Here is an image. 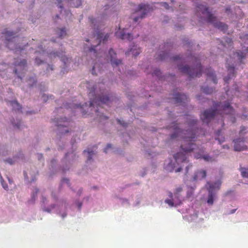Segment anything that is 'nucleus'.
<instances>
[{"instance_id": "nucleus-15", "label": "nucleus", "mask_w": 248, "mask_h": 248, "mask_svg": "<svg viewBox=\"0 0 248 248\" xmlns=\"http://www.w3.org/2000/svg\"><path fill=\"white\" fill-rule=\"evenodd\" d=\"M108 59L109 60L111 66L114 68L119 67L122 64V60L117 58V54L115 51L112 49L110 48L108 54Z\"/></svg>"}, {"instance_id": "nucleus-26", "label": "nucleus", "mask_w": 248, "mask_h": 248, "mask_svg": "<svg viewBox=\"0 0 248 248\" xmlns=\"http://www.w3.org/2000/svg\"><path fill=\"white\" fill-rule=\"evenodd\" d=\"M115 34L117 37L121 38L122 40L127 39L129 41H131L133 39L132 34L129 32H126L124 29L121 31H117Z\"/></svg>"}, {"instance_id": "nucleus-37", "label": "nucleus", "mask_w": 248, "mask_h": 248, "mask_svg": "<svg viewBox=\"0 0 248 248\" xmlns=\"http://www.w3.org/2000/svg\"><path fill=\"white\" fill-rule=\"evenodd\" d=\"M8 154V150L7 146L2 145L0 146V157L1 156H6Z\"/></svg>"}, {"instance_id": "nucleus-53", "label": "nucleus", "mask_w": 248, "mask_h": 248, "mask_svg": "<svg viewBox=\"0 0 248 248\" xmlns=\"http://www.w3.org/2000/svg\"><path fill=\"white\" fill-rule=\"evenodd\" d=\"M42 98L44 102H46L48 99V95L43 94L42 95Z\"/></svg>"}, {"instance_id": "nucleus-27", "label": "nucleus", "mask_w": 248, "mask_h": 248, "mask_svg": "<svg viewBox=\"0 0 248 248\" xmlns=\"http://www.w3.org/2000/svg\"><path fill=\"white\" fill-rule=\"evenodd\" d=\"M10 123L15 130H20L24 126L22 120L18 118H12L10 120Z\"/></svg>"}, {"instance_id": "nucleus-54", "label": "nucleus", "mask_w": 248, "mask_h": 248, "mask_svg": "<svg viewBox=\"0 0 248 248\" xmlns=\"http://www.w3.org/2000/svg\"><path fill=\"white\" fill-rule=\"evenodd\" d=\"M5 75V69H0V76L3 78L4 77Z\"/></svg>"}, {"instance_id": "nucleus-5", "label": "nucleus", "mask_w": 248, "mask_h": 248, "mask_svg": "<svg viewBox=\"0 0 248 248\" xmlns=\"http://www.w3.org/2000/svg\"><path fill=\"white\" fill-rule=\"evenodd\" d=\"M226 113L232 114L233 112V109L228 101L223 103H217L214 108H209L204 110L201 115L202 120L208 124L218 113Z\"/></svg>"}, {"instance_id": "nucleus-38", "label": "nucleus", "mask_w": 248, "mask_h": 248, "mask_svg": "<svg viewBox=\"0 0 248 248\" xmlns=\"http://www.w3.org/2000/svg\"><path fill=\"white\" fill-rule=\"evenodd\" d=\"M105 12L104 14L105 15L107 16L109 14V12H111V11H115L116 9L115 7L112 6H109V5H106L104 9Z\"/></svg>"}, {"instance_id": "nucleus-35", "label": "nucleus", "mask_w": 248, "mask_h": 248, "mask_svg": "<svg viewBox=\"0 0 248 248\" xmlns=\"http://www.w3.org/2000/svg\"><path fill=\"white\" fill-rule=\"evenodd\" d=\"M165 202H166V203H167V204L169 205L170 207L179 205L181 204V201H180L179 200L177 201H174L173 199H166V201H165Z\"/></svg>"}, {"instance_id": "nucleus-41", "label": "nucleus", "mask_w": 248, "mask_h": 248, "mask_svg": "<svg viewBox=\"0 0 248 248\" xmlns=\"http://www.w3.org/2000/svg\"><path fill=\"white\" fill-rule=\"evenodd\" d=\"M112 150V145L110 143H108L106 147L104 149V152L106 154L108 153L109 151Z\"/></svg>"}, {"instance_id": "nucleus-33", "label": "nucleus", "mask_w": 248, "mask_h": 248, "mask_svg": "<svg viewBox=\"0 0 248 248\" xmlns=\"http://www.w3.org/2000/svg\"><path fill=\"white\" fill-rule=\"evenodd\" d=\"M201 91L206 94H210L214 91L215 89L208 85H203L201 87Z\"/></svg>"}, {"instance_id": "nucleus-57", "label": "nucleus", "mask_w": 248, "mask_h": 248, "mask_svg": "<svg viewBox=\"0 0 248 248\" xmlns=\"http://www.w3.org/2000/svg\"><path fill=\"white\" fill-rule=\"evenodd\" d=\"M225 13L228 15L231 13V9L230 7H227L225 8Z\"/></svg>"}, {"instance_id": "nucleus-23", "label": "nucleus", "mask_w": 248, "mask_h": 248, "mask_svg": "<svg viewBox=\"0 0 248 248\" xmlns=\"http://www.w3.org/2000/svg\"><path fill=\"white\" fill-rule=\"evenodd\" d=\"M205 73L207 75V79L208 81H211L215 84H217V79L215 74V71L211 68H208L205 70Z\"/></svg>"}, {"instance_id": "nucleus-20", "label": "nucleus", "mask_w": 248, "mask_h": 248, "mask_svg": "<svg viewBox=\"0 0 248 248\" xmlns=\"http://www.w3.org/2000/svg\"><path fill=\"white\" fill-rule=\"evenodd\" d=\"M5 162L11 165L14 164L16 162L26 161V159L21 151L16 154L13 158H8L5 160Z\"/></svg>"}, {"instance_id": "nucleus-64", "label": "nucleus", "mask_w": 248, "mask_h": 248, "mask_svg": "<svg viewBox=\"0 0 248 248\" xmlns=\"http://www.w3.org/2000/svg\"><path fill=\"white\" fill-rule=\"evenodd\" d=\"M196 97H197V98L198 100H201L202 95H201V94H198V95H197Z\"/></svg>"}, {"instance_id": "nucleus-49", "label": "nucleus", "mask_w": 248, "mask_h": 248, "mask_svg": "<svg viewBox=\"0 0 248 248\" xmlns=\"http://www.w3.org/2000/svg\"><path fill=\"white\" fill-rule=\"evenodd\" d=\"M175 27L177 30H181L184 28V26L181 24H176Z\"/></svg>"}, {"instance_id": "nucleus-12", "label": "nucleus", "mask_w": 248, "mask_h": 248, "mask_svg": "<svg viewBox=\"0 0 248 248\" xmlns=\"http://www.w3.org/2000/svg\"><path fill=\"white\" fill-rule=\"evenodd\" d=\"M51 58H56L57 57L61 59V60L63 63L62 65V70L63 72L66 71L67 68L70 66V63L71 61V59L69 57H67L65 55V52L64 49L62 48L61 49V51H53L49 54Z\"/></svg>"}, {"instance_id": "nucleus-42", "label": "nucleus", "mask_w": 248, "mask_h": 248, "mask_svg": "<svg viewBox=\"0 0 248 248\" xmlns=\"http://www.w3.org/2000/svg\"><path fill=\"white\" fill-rule=\"evenodd\" d=\"M247 128L245 126H241L240 127V130L239 131V134L240 137H243L242 136L247 133Z\"/></svg>"}, {"instance_id": "nucleus-2", "label": "nucleus", "mask_w": 248, "mask_h": 248, "mask_svg": "<svg viewBox=\"0 0 248 248\" xmlns=\"http://www.w3.org/2000/svg\"><path fill=\"white\" fill-rule=\"evenodd\" d=\"M187 129H182L177 122H172L169 126L172 130L170 137L171 140L177 138L184 139V143L181 146L182 150L185 153H188L194 150H197L198 146L194 143L199 129L196 125L198 120L192 118L187 120Z\"/></svg>"}, {"instance_id": "nucleus-47", "label": "nucleus", "mask_w": 248, "mask_h": 248, "mask_svg": "<svg viewBox=\"0 0 248 248\" xmlns=\"http://www.w3.org/2000/svg\"><path fill=\"white\" fill-rule=\"evenodd\" d=\"M184 45H186L188 46H191L192 42H190L188 39H185L183 40Z\"/></svg>"}, {"instance_id": "nucleus-9", "label": "nucleus", "mask_w": 248, "mask_h": 248, "mask_svg": "<svg viewBox=\"0 0 248 248\" xmlns=\"http://www.w3.org/2000/svg\"><path fill=\"white\" fill-rule=\"evenodd\" d=\"M75 139H72L71 143L72 146V151L71 152H67L62 160V164L60 165L61 168V170H69L70 166L73 164L78 158V156L77 153L74 150V143L75 142Z\"/></svg>"}, {"instance_id": "nucleus-18", "label": "nucleus", "mask_w": 248, "mask_h": 248, "mask_svg": "<svg viewBox=\"0 0 248 248\" xmlns=\"http://www.w3.org/2000/svg\"><path fill=\"white\" fill-rule=\"evenodd\" d=\"M152 75L157 77L159 80L161 81H170V80H173L175 78V74L172 73L163 75L161 70L158 68L154 70Z\"/></svg>"}, {"instance_id": "nucleus-25", "label": "nucleus", "mask_w": 248, "mask_h": 248, "mask_svg": "<svg viewBox=\"0 0 248 248\" xmlns=\"http://www.w3.org/2000/svg\"><path fill=\"white\" fill-rule=\"evenodd\" d=\"M7 105L12 107L13 110L15 111L16 112L24 113L23 111L22 110L21 106L18 103L17 100L9 101L7 102Z\"/></svg>"}, {"instance_id": "nucleus-46", "label": "nucleus", "mask_w": 248, "mask_h": 248, "mask_svg": "<svg viewBox=\"0 0 248 248\" xmlns=\"http://www.w3.org/2000/svg\"><path fill=\"white\" fill-rule=\"evenodd\" d=\"M23 113H25L26 115H31L32 114H34L36 113V112L34 110H27L26 111H24Z\"/></svg>"}, {"instance_id": "nucleus-17", "label": "nucleus", "mask_w": 248, "mask_h": 248, "mask_svg": "<svg viewBox=\"0 0 248 248\" xmlns=\"http://www.w3.org/2000/svg\"><path fill=\"white\" fill-rule=\"evenodd\" d=\"M245 138L244 137H240L233 140L234 144V150L240 152L247 150L248 147L245 144Z\"/></svg>"}, {"instance_id": "nucleus-60", "label": "nucleus", "mask_w": 248, "mask_h": 248, "mask_svg": "<svg viewBox=\"0 0 248 248\" xmlns=\"http://www.w3.org/2000/svg\"><path fill=\"white\" fill-rule=\"evenodd\" d=\"M236 210H237L236 209H232V210L230 211V212H228V213H227V215L233 214H234V213H235V212L236 211Z\"/></svg>"}, {"instance_id": "nucleus-45", "label": "nucleus", "mask_w": 248, "mask_h": 248, "mask_svg": "<svg viewBox=\"0 0 248 248\" xmlns=\"http://www.w3.org/2000/svg\"><path fill=\"white\" fill-rule=\"evenodd\" d=\"M161 6L164 7L167 10H169L171 7L169 5L168 3L166 2H162L160 3Z\"/></svg>"}, {"instance_id": "nucleus-61", "label": "nucleus", "mask_w": 248, "mask_h": 248, "mask_svg": "<svg viewBox=\"0 0 248 248\" xmlns=\"http://www.w3.org/2000/svg\"><path fill=\"white\" fill-rule=\"evenodd\" d=\"M170 20V18L168 16H165L164 17V18L163 19V22H165V23H167L169 22V20Z\"/></svg>"}, {"instance_id": "nucleus-48", "label": "nucleus", "mask_w": 248, "mask_h": 248, "mask_svg": "<svg viewBox=\"0 0 248 248\" xmlns=\"http://www.w3.org/2000/svg\"><path fill=\"white\" fill-rule=\"evenodd\" d=\"M0 183H1V185H2V187H3L4 189H7V185L6 184H4V180L3 179V178L1 176V175H0Z\"/></svg>"}, {"instance_id": "nucleus-8", "label": "nucleus", "mask_w": 248, "mask_h": 248, "mask_svg": "<svg viewBox=\"0 0 248 248\" xmlns=\"http://www.w3.org/2000/svg\"><path fill=\"white\" fill-rule=\"evenodd\" d=\"M90 22L92 25V27L93 28V37L95 39V45H92L90 50L94 53H96L98 50V46L101 44H106L109 38V34L108 33H105L100 29L99 28L98 25H97V20L93 17H89Z\"/></svg>"}, {"instance_id": "nucleus-13", "label": "nucleus", "mask_w": 248, "mask_h": 248, "mask_svg": "<svg viewBox=\"0 0 248 248\" xmlns=\"http://www.w3.org/2000/svg\"><path fill=\"white\" fill-rule=\"evenodd\" d=\"M97 153L96 145H90L83 151V155L86 157V163L89 164L93 161V157Z\"/></svg>"}, {"instance_id": "nucleus-59", "label": "nucleus", "mask_w": 248, "mask_h": 248, "mask_svg": "<svg viewBox=\"0 0 248 248\" xmlns=\"http://www.w3.org/2000/svg\"><path fill=\"white\" fill-rule=\"evenodd\" d=\"M248 170V168L245 167H242L241 165L240 166V170Z\"/></svg>"}, {"instance_id": "nucleus-28", "label": "nucleus", "mask_w": 248, "mask_h": 248, "mask_svg": "<svg viewBox=\"0 0 248 248\" xmlns=\"http://www.w3.org/2000/svg\"><path fill=\"white\" fill-rule=\"evenodd\" d=\"M194 156L197 159L202 158L207 162L211 161L212 158L208 155H204L202 149H199L198 151L195 153Z\"/></svg>"}, {"instance_id": "nucleus-40", "label": "nucleus", "mask_w": 248, "mask_h": 248, "mask_svg": "<svg viewBox=\"0 0 248 248\" xmlns=\"http://www.w3.org/2000/svg\"><path fill=\"white\" fill-rule=\"evenodd\" d=\"M117 122L118 124L122 125L124 129H125L128 125V124L123 120L117 119Z\"/></svg>"}, {"instance_id": "nucleus-19", "label": "nucleus", "mask_w": 248, "mask_h": 248, "mask_svg": "<svg viewBox=\"0 0 248 248\" xmlns=\"http://www.w3.org/2000/svg\"><path fill=\"white\" fill-rule=\"evenodd\" d=\"M173 99L175 104L182 106H185L187 101V97L185 93L176 91L173 92Z\"/></svg>"}, {"instance_id": "nucleus-62", "label": "nucleus", "mask_w": 248, "mask_h": 248, "mask_svg": "<svg viewBox=\"0 0 248 248\" xmlns=\"http://www.w3.org/2000/svg\"><path fill=\"white\" fill-rule=\"evenodd\" d=\"M62 183H65L66 184H68V179L67 178H63V179H62Z\"/></svg>"}, {"instance_id": "nucleus-32", "label": "nucleus", "mask_w": 248, "mask_h": 248, "mask_svg": "<svg viewBox=\"0 0 248 248\" xmlns=\"http://www.w3.org/2000/svg\"><path fill=\"white\" fill-rule=\"evenodd\" d=\"M169 57V52L167 51H161L158 52L156 59L158 61H163Z\"/></svg>"}, {"instance_id": "nucleus-6", "label": "nucleus", "mask_w": 248, "mask_h": 248, "mask_svg": "<svg viewBox=\"0 0 248 248\" xmlns=\"http://www.w3.org/2000/svg\"><path fill=\"white\" fill-rule=\"evenodd\" d=\"M166 170H185L191 169L192 165L187 161V157L182 153H178L174 155L173 159L166 160L164 163Z\"/></svg>"}, {"instance_id": "nucleus-14", "label": "nucleus", "mask_w": 248, "mask_h": 248, "mask_svg": "<svg viewBox=\"0 0 248 248\" xmlns=\"http://www.w3.org/2000/svg\"><path fill=\"white\" fill-rule=\"evenodd\" d=\"M207 185H208V188H207V190H208V197H207V204L210 205H212L213 204V198H214V194L213 192L214 190L215 189H219L220 187V186L221 185V181L219 180L217 181V182L212 184L209 182L207 183Z\"/></svg>"}, {"instance_id": "nucleus-43", "label": "nucleus", "mask_w": 248, "mask_h": 248, "mask_svg": "<svg viewBox=\"0 0 248 248\" xmlns=\"http://www.w3.org/2000/svg\"><path fill=\"white\" fill-rule=\"evenodd\" d=\"M35 62L37 64L40 65L44 63V60L41 58L37 56L35 59Z\"/></svg>"}, {"instance_id": "nucleus-10", "label": "nucleus", "mask_w": 248, "mask_h": 248, "mask_svg": "<svg viewBox=\"0 0 248 248\" xmlns=\"http://www.w3.org/2000/svg\"><path fill=\"white\" fill-rule=\"evenodd\" d=\"M153 10V6L149 4L143 3L140 4L132 15L133 20L135 22H139L145 18Z\"/></svg>"}, {"instance_id": "nucleus-50", "label": "nucleus", "mask_w": 248, "mask_h": 248, "mask_svg": "<svg viewBox=\"0 0 248 248\" xmlns=\"http://www.w3.org/2000/svg\"><path fill=\"white\" fill-rule=\"evenodd\" d=\"M37 157L38 160L40 161L41 162L44 160L43 155L42 154H37Z\"/></svg>"}, {"instance_id": "nucleus-22", "label": "nucleus", "mask_w": 248, "mask_h": 248, "mask_svg": "<svg viewBox=\"0 0 248 248\" xmlns=\"http://www.w3.org/2000/svg\"><path fill=\"white\" fill-rule=\"evenodd\" d=\"M226 67L228 69V75L224 78V79L226 83L228 82L229 80L232 78L235 75V67L233 64H231L227 61Z\"/></svg>"}, {"instance_id": "nucleus-56", "label": "nucleus", "mask_w": 248, "mask_h": 248, "mask_svg": "<svg viewBox=\"0 0 248 248\" xmlns=\"http://www.w3.org/2000/svg\"><path fill=\"white\" fill-rule=\"evenodd\" d=\"M53 70V66L50 64H47L46 65V71L49 72L50 70L52 71Z\"/></svg>"}, {"instance_id": "nucleus-55", "label": "nucleus", "mask_w": 248, "mask_h": 248, "mask_svg": "<svg viewBox=\"0 0 248 248\" xmlns=\"http://www.w3.org/2000/svg\"><path fill=\"white\" fill-rule=\"evenodd\" d=\"M241 176L244 178L248 177V171H241Z\"/></svg>"}, {"instance_id": "nucleus-30", "label": "nucleus", "mask_w": 248, "mask_h": 248, "mask_svg": "<svg viewBox=\"0 0 248 248\" xmlns=\"http://www.w3.org/2000/svg\"><path fill=\"white\" fill-rule=\"evenodd\" d=\"M217 43H218L219 45H220L222 46L229 48L232 46V40L230 37H226V38H224L223 40L217 39Z\"/></svg>"}, {"instance_id": "nucleus-1", "label": "nucleus", "mask_w": 248, "mask_h": 248, "mask_svg": "<svg viewBox=\"0 0 248 248\" xmlns=\"http://www.w3.org/2000/svg\"><path fill=\"white\" fill-rule=\"evenodd\" d=\"M99 85L93 82L87 83L86 88L88 92V97L90 101L89 102H85L83 104H74L66 102L63 104L62 107L57 108L54 111L53 117L52 121L55 126L57 127L58 133L63 134L69 132L67 128L69 119L66 117H63L60 114L63 112L64 108L68 110L71 109L73 111L74 115H76V111H80L83 115L95 114L96 118L100 122L106 120L108 117L99 108L102 105H109L115 98L114 94L111 92L98 93L97 89Z\"/></svg>"}, {"instance_id": "nucleus-34", "label": "nucleus", "mask_w": 248, "mask_h": 248, "mask_svg": "<svg viewBox=\"0 0 248 248\" xmlns=\"http://www.w3.org/2000/svg\"><path fill=\"white\" fill-rule=\"evenodd\" d=\"M206 171H197L194 177H193V180L196 181L199 179H202L205 178Z\"/></svg>"}, {"instance_id": "nucleus-52", "label": "nucleus", "mask_w": 248, "mask_h": 248, "mask_svg": "<svg viewBox=\"0 0 248 248\" xmlns=\"http://www.w3.org/2000/svg\"><path fill=\"white\" fill-rule=\"evenodd\" d=\"M39 192V189L37 188H35V191L33 192V194H32V199L34 200V198H35L36 195H37V193Z\"/></svg>"}, {"instance_id": "nucleus-31", "label": "nucleus", "mask_w": 248, "mask_h": 248, "mask_svg": "<svg viewBox=\"0 0 248 248\" xmlns=\"http://www.w3.org/2000/svg\"><path fill=\"white\" fill-rule=\"evenodd\" d=\"M37 78L34 75L28 76L26 79V82L29 88H32L36 86Z\"/></svg>"}, {"instance_id": "nucleus-63", "label": "nucleus", "mask_w": 248, "mask_h": 248, "mask_svg": "<svg viewBox=\"0 0 248 248\" xmlns=\"http://www.w3.org/2000/svg\"><path fill=\"white\" fill-rule=\"evenodd\" d=\"M54 98V97L53 95H48V99L52 100Z\"/></svg>"}, {"instance_id": "nucleus-7", "label": "nucleus", "mask_w": 248, "mask_h": 248, "mask_svg": "<svg viewBox=\"0 0 248 248\" xmlns=\"http://www.w3.org/2000/svg\"><path fill=\"white\" fill-rule=\"evenodd\" d=\"M3 34H4V44L8 49L14 50L17 55L22 53L26 46H22L19 45L21 38L18 36L17 32L5 29L3 31Z\"/></svg>"}, {"instance_id": "nucleus-16", "label": "nucleus", "mask_w": 248, "mask_h": 248, "mask_svg": "<svg viewBox=\"0 0 248 248\" xmlns=\"http://www.w3.org/2000/svg\"><path fill=\"white\" fill-rule=\"evenodd\" d=\"M83 2V0H56V3L61 10L63 9V3H68L70 6L72 7H79Z\"/></svg>"}, {"instance_id": "nucleus-39", "label": "nucleus", "mask_w": 248, "mask_h": 248, "mask_svg": "<svg viewBox=\"0 0 248 248\" xmlns=\"http://www.w3.org/2000/svg\"><path fill=\"white\" fill-rule=\"evenodd\" d=\"M57 161L55 159H51L49 164L50 169H51L52 170H56L57 169Z\"/></svg>"}, {"instance_id": "nucleus-21", "label": "nucleus", "mask_w": 248, "mask_h": 248, "mask_svg": "<svg viewBox=\"0 0 248 248\" xmlns=\"http://www.w3.org/2000/svg\"><path fill=\"white\" fill-rule=\"evenodd\" d=\"M140 48L138 45L134 44H131L128 50L125 52L126 56H129L131 54L133 56L136 57L141 52Z\"/></svg>"}, {"instance_id": "nucleus-44", "label": "nucleus", "mask_w": 248, "mask_h": 248, "mask_svg": "<svg viewBox=\"0 0 248 248\" xmlns=\"http://www.w3.org/2000/svg\"><path fill=\"white\" fill-rule=\"evenodd\" d=\"M44 44H42L38 46V48L39 50L38 52L41 54H45V47L43 46Z\"/></svg>"}, {"instance_id": "nucleus-24", "label": "nucleus", "mask_w": 248, "mask_h": 248, "mask_svg": "<svg viewBox=\"0 0 248 248\" xmlns=\"http://www.w3.org/2000/svg\"><path fill=\"white\" fill-rule=\"evenodd\" d=\"M247 52H248V47L243 51L238 50L233 53V58L236 59L240 63H243V60L245 58Z\"/></svg>"}, {"instance_id": "nucleus-3", "label": "nucleus", "mask_w": 248, "mask_h": 248, "mask_svg": "<svg viewBox=\"0 0 248 248\" xmlns=\"http://www.w3.org/2000/svg\"><path fill=\"white\" fill-rule=\"evenodd\" d=\"M171 59L176 62L179 71L189 78L200 77L202 75V64L191 51H188L187 55H175Z\"/></svg>"}, {"instance_id": "nucleus-4", "label": "nucleus", "mask_w": 248, "mask_h": 248, "mask_svg": "<svg viewBox=\"0 0 248 248\" xmlns=\"http://www.w3.org/2000/svg\"><path fill=\"white\" fill-rule=\"evenodd\" d=\"M196 15L202 22H206L224 32H225L228 30L227 25L218 21L217 17L209 11L208 7L205 5L201 4L197 5L196 7Z\"/></svg>"}, {"instance_id": "nucleus-11", "label": "nucleus", "mask_w": 248, "mask_h": 248, "mask_svg": "<svg viewBox=\"0 0 248 248\" xmlns=\"http://www.w3.org/2000/svg\"><path fill=\"white\" fill-rule=\"evenodd\" d=\"M15 65L14 73L17 75L18 78L22 79L24 74L27 70V61L25 59H16L14 62Z\"/></svg>"}, {"instance_id": "nucleus-51", "label": "nucleus", "mask_w": 248, "mask_h": 248, "mask_svg": "<svg viewBox=\"0 0 248 248\" xmlns=\"http://www.w3.org/2000/svg\"><path fill=\"white\" fill-rule=\"evenodd\" d=\"M182 192V187H178L176 188V189H175V192H174V195L175 196H176V195L180 192Z\"/></svg>"}, {"instance_id": "nucleus-36", "label": "nucleus", "mask_w": 248, "mask_h": 248, "mask_svg": "<svg viewBox=\"0 0 248 248\" xmlns=\"http://www.w3.org/2000/svg\"><path fill=\"white\" fill-rule=\"evenodd\" d=\"M57 32L59 37L61 39L63 38L67 35L66 29L65 28L58 29Z\"/></svg>"}, {"instance_id": "nucleus-29", "label": "nucleus", "mask_w": 248, "mask_h": 248, "mask_svg": "<svg viewBox=\"0 0 248 248\" xmlns=\"http://www.w3.org/2000/svg\"><path fill=\"white\" fill-rule=\"evenodd\" d=\"M38 175L37 171H25L24 178L30 183L33 182L36 180V176Z\"/></svg>"}, {"instance_id": "nucleus-58", "label": "nucleus", "mask_w": 248, "mask_h": 248, "mask_svg": "<svg viewBox=\"0 0 248 248\" xmlns=\"http://www.w3.org/2000/svg\"><path fill=\"white\" fill-rule=\"evenodd\" d=\"M96 66V65H94L93 67V68H92V73L93 75H96L97 74L96 73V71H95Z\"/></svg>"}]
</instances>
